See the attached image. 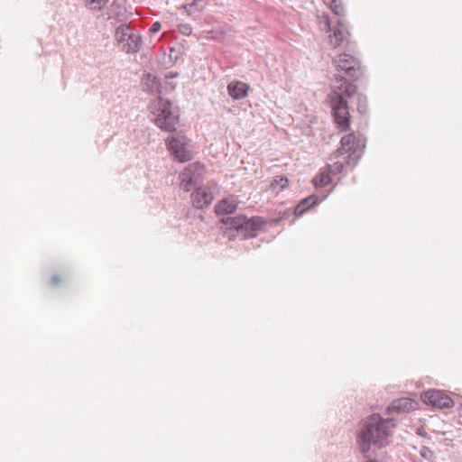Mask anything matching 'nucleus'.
I'll return each mask as SVG.
<instances>
[{"instance_id":"obj_22","label":"nucleus","mask_w":462,"mask_h":462,"mask_svg":"<svg viewBox=\"0 0 462 462\" xmlns=\"http://www.w3.org/2000/svg\"><path fill=\"white\" fill-rule=\"evenodd\" d=\"M433 451L425 446H423L420 450V455L427 460H430L433 457Z\"/></svg>"},{"instance_id":"obj_21","label":"nucleus","mask_w":462,"mask_h":462,"mask_svg":"<svg viewBox=\"0 0 462 462\" xmlns=\"http://www.w3.org/2000/svg\"><path fill=\"white\" fill-rule=\"evenodd\" d=\"M329 5L335 14L338 16L344 15L345 9L341 0H329Z\"/></svg>"},{"instance_id":"obj_24","label":"nucleus","mask_w":462,"mask_h":462,"mask_svg":"<svg viewBox=\"0 0 462 462\" xmlns=\"http://www.w3.org/2000/svg\"><path fill=\"white\" fill-rule=\"evenodd\" d=\"M357 98H358V102H359L358 110H359V112L363 113V112H365V110L366 108V106H365L366 97L365 96H363L362 94H358Z\"/></svg>"},{"instance_id":"obj_19","label":"nucleus","mask_w":462,"mask_h":462,"mask_svg":"<svg viewBox=\"0 0 462 462\" xmlns=\"http://www.w3.org/2000/svg\"><path fill=\"white\" fill-rule=\"evenodd\" d=\"M86 5L91 10H101L103 9L109 0H84Z\"/></svg>"},{"instance_id":"obj_3","label":"nucleus","mask_w":462,"mask_h":462,"mask_svg":"<svg viewBox=\"0 0 462 462\" xmlns=\"http://www.w3.org/2000/svg\"><path fill=\"white\" fill-rule=\"evenodd\" d=\"M365 148V138L362 135L356 137L353 133L344 135L340 140L339 148L331 155L330 160L338 159L348 153L346 162H334L332 164H328L325 169L329 174H339L346 166L355 167L364 153Z\"/></svg>"},{"instance_id":"obj_28","label":"nucleus","mask_w":462,"mask_h":462,"mask_svg":"<svg viewBox=\"0 0 462 462\" xmlns=\"http://www.w3.org/2000/svg\"><path fill=\"white\" fill-rule=\"evenodd\" d=\"M417 434L421 436V437H426L427 436V432L425 431V430L422 428V427H419L417 429Z\"/></svg>"},{"instance_id":"obj_27","label":"nucleus","mask_w":462,"mask_h":462,"mask_svg":"<svg viewBox=\"0 0 462 462\" xmlns=\"http://www.w3.org/2000/svg\"><path fill=\"white\" fill-rule=\"evenodd\" d=\"M51 282L52 285H58L60 282V277L57 274L51 276Z\"/></svg>"},{"instance_id":"obj_9","label":"nucleus","mask_w":462,"mask_h":462,"mask_svg":"<svg viewBox=\"0 0 462 462\" xmlns=\"http://www.w3.org/2000/svg\"><path fill=\"white\" fill-rule=\"evenodd\" d=\"M334 63L338 71H344L346 76L354 80L362 74L359 60L352 55L342 53L334 60Z\"/></svg>"},{"instance_id":"obj_29","label":"nucleus","mask_w":462,"mask_h":462,"mask_svg":"<svg viewBox=\"0 0 462 462\" xmlns=\"http://www.w3.org/2000/svg\"><path fill=\"white\" fill-rule=\"evenodd\" d=\"M365 462H378L375 458H371V456L366 458V461Z\"/></svg>"},{"instance_id":"obj_2","label":"nucleus","mask_w":462,"mask_h":462,"mask_svg":"<svg viewBox=\"0 0 462 462\" xmlns=\"http://www.w3.org/2000/svg\"><path fill=\"white\" fill-rule=\"evenodd\" d=\"M356 93V86L348 82L344 76L335 75L332 92L328 96L335 122L342 131L349 128V108L347 97Z\"/></svg>"},{"instance_id":"obj_4","label":"nucleus","mask_w":462,"mask_h":462,"mask_svg":"<svg viewBox=\"0 0 462 462\" xmlns=\"http://www.w3.org/2000/svg\"><path fill=\"white\" fill-rule=\"evenodd\" d=\"M220 222L229 236H234L233 232H236L245 238L255 237L257 233L263 229L266 225V220L262 217L256 216L248 218L244 215L224 217Z\"/></svg>"},{"instance_id":"obj_12","label":"nucleus","mask_w":462,"mask_h":462,"mask_svg":"<svg viewBox=\"0 0 462 462\" xmlns=\"http://www.w3.org/2000/svg\"><path fill=\"white\" fill-rule=\"evenodd\" d=\"M142 83L144 91L150 94H158L159 96L162 94V80L158 77L151 73H145L143 76Z\"/></svg>"},{"instance_id":"obj_26","label":"nucleus","mask_w":462,"mask_h":462,"mask_svg":"<svg viewBox=\"0 0 462 462\" xmlns=\"http://www.w3.org/2000/svg\"><path fill=\"white\" fill-rule=\"evenodd\" d=\"M162 28V24L159 22L153 23L151 27L149 28V31L151 33H156L158 32Z\"/></svg>"},{"instance_id":"obj_5","label":"nucleus","mask_w":462,"mask_h":462,"mask_svg":"<svg viewBox=\"0 0 462 462\" xmlns=\"http://www.w3.org/2000/svg\"><path fill=\"white\" fill-rule=\"evenodd\" d=\"M155 125L166 132H174L179 123V114L173 110L170 100L159 96L153 103Z\"/></svg>"},{"instance_id":"obj_15","label":"nucleus","mask_w":462,"mask_h":462,"mask_svg":"<svg viewBox=\"0 0 462 462\" xmlns=\"http://www.w3.org/2000/svg\"><path fill=\"white\" fill-rule=\"evenodd\" d=\"M416 404L417 402L410 398H400L392 402V404L388 407L387 411L388 413L393 411L409 412L414 410V406Z\"/></svg>"},{"instance_id":"obj_17","label":"nucleus","mask_w":462,"mask_h":462,"mask_svg":"<svg viewBox=\"0 0 462 462\" xmlns=\"http://www.w3.org/2000/svg\"><path fill=\"white\" fill-rule=\"evenodd\" d=\"M329 172L324 169L319 175L312 180V183L316 188H323L331 182Z\"/></svg>"},{"instance_id":"obj_13","label":"nucleus","mask_w":462,"mask_h":462,"mask_svg":"<svg viewBox=\"0 0 462 462\" xmlns=\"http://www.w3.org/2000/svg\"><path fill=\"white\" fill-rule=\"evenodd\" d=\"M327 198V195L323 196L319 199V197L316 195H310L303 199H301L298 205L294 208V214L296 216L303 215L309 208L311 207L318 205L320 201L324 200Z\"/></svg>"},{"instance_id":"obj_14","label":"nucleus","mask_w":462,"mask_h":462,"mask_svg":"<svg viewBox=\"0 0 462 462\" xmlns=\"http://www.w3.org/2000/svg\"><path fill=\"white\" fill-rule=\"evenodd\" d=\"M249 86L242 81H233L227 86L229 96L236 100L242 99L247 96Z\"/></svg>"},{"instance_id":"obj_7","label":"nucleus","mask_w":462,"mask_h":462,"mask_svg":"<svg viewBox=\"0 0 462 462\" xmlns=\"http://www.w3.org/2000/svg\"><path fill=\"white\" fill-rule=\"evenodd\" d=\"M205 173V167L200 162L189 164L180 174V187L184 191H190L199 187Z\"/></svg>"},{"instance_id":"obj_1","label":"nucleus","mask_w":462,"mask_h":462,"mask_svg":"<svg viewBox=\"0 0 462 462\" xmlns=\"http://www.w3.org/2000/svg\"><path fill=\"white\" fill-rule=\"evenodd\" d=\"M394 419L372 413L362 419L356 430V444L364 458L371 456L373 449H382L391 445L394 433Z\"/></svg>"},{"instance_id":"obj_23","label":"nucleus","mask_w":462,"mask_h":462,"mask_svg":"<svg viewBox=\"0 0 462 462\" xmlns=\"http://www.w3.org/2000/svg\"><path fill=\"white\" fill-rule=\"evenodd\" d=\"M274 185H279L281 189H283L289 185V180L286 177L280 176L274 180V183L273 184V186Z\"/></svg>"},{"instance_id":"obj_11","label":"nucleus","mask_w":462,"mask_h":462,"mask_svg":"<svg viewBox=\"0 0 462 462\" xmlns=\"http://www.w3.org/2000/svg\"><path fill=\"white\" fill-rule=\"evenodd\" d=\"M192 204L197 208H203L211 204L214 196L210 188L207 186H199L191 194Z\"/></svg>"},{"instance_id":"obj_30","label":"nucleus","mask_w":462,"mask_h":462,"mask_svg":"<svg viewBox=\"0 0 462 462\" xmlns=\"http://www.w3.org/2000/svg\"><path fill=\"white\" fill-rule=\"evenodd\" d=\"M338 25H339L340 27H342V26H343V23H342V22H341L340 20H338Z\"/></svg>"},{"instance_id":"obj_8","label":"nucleus","mask_w":462,"mask_h":462,"mask_svg":"<svg viewBox=\"0 0 462 462\" xmlns=\"http://www.w3.org/2000/svg\"><path fill=\"white\" fill-rule=\"evenodd\" d=\"M189 140L183 135L171 136L166 140L168 150L173 155L174 159L186 162L192 159V154L188 149Z\"/></svg>"},{"instance_id":"obj_25","label":"nucleus","mask_w":462,"mask_h":462,"mask_svg":"<svg viewBox=\"0 0 462 462\" xmlns=\"http://www.w3.org/2000/svg\"><path fill=\"white\" fill-rule=\"evenodd\" d=\"M180 32L182 34L189 35L192 32V28L189 23H184L180 25Z\"/></svg>"},{"instance_id":"obj_10","label":"nucleus","mask_w":462,"mask_h":462,"mask_svg":"<svg viewBox=\"0 0 462 462\" xmlns=\"http://www.w3.org/2000/svg\"><path fill=\"white\" fill-rule=\"evenodd\" d=\"M421 400L433 408L446 409L454 405L453 400L440 390H429L421 395Z\"/></svg>"},{"instance_id":"obj_16","label":"nucleus","mask_w":462,"mask_h":462,"mask_svg":"<svg viewBox=\"0 0 462 462\" xmlns=\"http://www.w3.org/2000/svg\"><path fill=\"white\" fill-rule=\"evenodd\" d=\"M237 208V202L233 199H223L215 207L217 215H229Z\"/></svg>"},{"instance_id":"obj_20","label":"nucleus","mask_w":462,"mask_h":462,"mask_svg":"<svg viewBox=\"0 0 462 462\" xmlns=\"http://www.w3.org/2000/svg\"><path fill=\"white\" fill-rule=\"evenodd\" d=\"M330 43L336 48L344 40L343 31L341 29L334 30L333 35H329Z\"/></svg>"},{"instance_id":"obj_6","label":"nucleus","mask_w":462,"mask_h":462,"mask_svg":"<svg viewBox=\"0 0 462 462\" xmlns=\"http://www.w3.org/2000/svg\"><path fill=\"white\" fill-rule=\"evenodd\" d=\"M119 48L128 54L138 52L143 45L138 30L127 23L120 24L115 33Z\"/></svg>"},{"instance_id":"obj_18","label":"nucleus","mask_w":462,"mask_h":462,"mask_svg":"<svg viewBox=\"0 0 462 462\" xmlns=\"http://www.w3.org/2000/svg\"><path fill=\"white\" fill-rule=\"evenodd\" d=\"M206 5L207 0H193L191 3L183 5V9H185L189 14H191L194 12L202 11Z\"/></svg>"}]
</instances>
